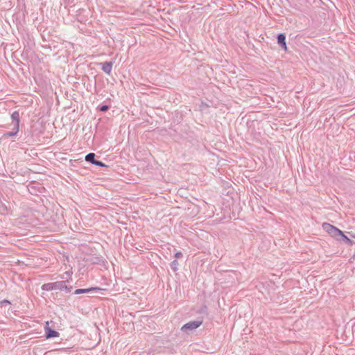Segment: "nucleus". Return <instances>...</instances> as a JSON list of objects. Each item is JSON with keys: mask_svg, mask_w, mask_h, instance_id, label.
I'll use <instances>...</instances> for the list:
<instances>
[{"mask_svg": "<svg viewBox=\"0 0 355 355\" xmlns=\"http://www.w3.org/2000/svg\"><path fill=\"white\" fill-rule=\"evenodd\" d=\"M322 227L331 237L336 239L339 237V234H342L341 230L327 223H324Z\"/></svg>", "mask_w": 355, "mask_h": 355, "instance_id": "1", "label": "nucleus"}, {"mask_svg": "<svg viewBox=\"0 0 355 355\" xmlns=\"http://www.w3.org/2000/svg\"><path fill=\"white\" fill-rule=\"evenodd\" d=\"M202 320L191 321V322H189L186 323L185 324H184L181 327V330L183 332L189 334L190 331L198 328L202 324Z\"/></svg>", "mask_w": 355, "mask_h": 355, "instance_id": "2", "label": "nucleus"}, {"mask_svg": "<svg viewBox=\"0 0 355 355\" xmlns=\"http://www.w3.org/2000/svg\"><path fill=\"white\" fill-rule=\"evenodd\" d=\"M102 289L98 287H91L89 288H78L75 290L74 294L75 295H79V294H85V293H89L94 291H101Z\"/></svg>", "mask_w": 355, "mask_h": 355, "instance_id": "3", "label": "nucleus"}, {"mask_svg": "<svg viewBox=\"0 0 355 355\" xmlns=\"http://www.w3.org/2000/svg\"><path fill=\"white\" fill-rule=\"evenodd\" d=\"M278 44L284 50L287 51V46L286 42V35L284 33H279L277 37Z\"/></svg>", "mask_w": 355, "mask_h": 355, "instance_id": "4", "label": "nucleus"}, {"mask_svg": "<svg viewBox=\"0 0 355 355\" xmlns=\"http://www.w3.org/2000/svg\"><path fill=\"white\" fill-rule=\"evenodd\" d=\"M8 202L0 200V214L2 215H8L10 213V207Z\"/></svg>", "mask_w": 355, "mask_h": 355, "instance_id": "5", "label": "nucleus"}, {"mask_svg": "<svg viewBox=\"0 0 355 355\" xmlns=\"http://www.w3.org/2000/svg\"><path fill=\"white\" fill-rule=\"evenodd\" d=\"M101 69L105 73L110 75L112 69V62H105L102 64Z\"/></svg>", "mask_w": 355, "mask_h": 355, "instance_id": "6", "label": "nucleus"}, {"mask_svg": "<svg viewBox=\"0 0 355 355\" xmlns=\"http://www.w3.org/2000/svg\"><path fill=\"white\" fill-rule=\"evenodd\" d=\"M54 286H55V289L57 290H67V291H70V289H68L67 288V284L64 281H60V282H54Z\"/></svg>", "mask_w": 355, "mask_h": 355, "instance_id": "7", "label": "nucleus"}, {"mask_svg": "<svg viewBox=\"0 0 355 355\" xmlns=\"http://www.w3.org/2000/svg\"><path fill=\"white\" fill-rule=\"evenodd\" d=\"M46 337L47 338H56L59 336V333L49 327L46 328Z\"/></svg>", "mask_w": 355, "mask_h": 355, "instance_id": "8", "label": "nucleus"}, {"mask_svg": "<svg viewBox=\"0 0 355 355\" xmlns=\"http://www.w3.org/2000/svg\"><path fill=\"white\" fill-rule=\"evenodd\" d=\"M11 119H12V121L15 122L14 125H18L19 126L20 116H19V113L18 111H14L11 114Z\"/></svg>", "mask_w": 355, "mask_h": 355, "instance_id": "9", "label": "nucleus"}, {"mask_svg": "<svg viewBox=\"0 0 355 355\" xmlns=\"http://www.w3.org/2000/svg\"><path fill=\"white\" fill-rule=\"evenodd\" d=\"M19 130V126L18 125H14L12 131L4 133L3 136L8 137H15L17 135Z\"/></svg>", "mask_w": 355, "mask_h": 355, "instance_id": "10", "label": "nucleus"}, {"mask_svg": "<svg viewBox=\"0 0 355 355\" xmlns=\"http://www.w3.org/2000/svg\"><path fill=\"white\" fill-rule=\"evenodd\" d=\"M336 240L339 241H343L348 245L352 244V241L349 239L347 236H345L343 232L342 234H339V237H338Z\"/></svg>", "mask_w": 355, "mask_h": 355, "instance_id": "11", "label": "nucleus"}, {"mask_svg": "<svg viewBox=\"0 0 355 355\" xmlns=\"http://www.w3.org/2000/svg\"><path fill=\"white\" fill-rule=\"evenodd\" d=\"M96 155L93 153H89L85 156V161L94 164L96 162Z\"/></svg>", "mask_w": 355, "mask_h": 355, "instance_id": "12", "label": "nucleus"}, {"mask_svg": "<svg viewBox=\"0 0 355 355\" xmlns=\"http://www.w3.org/2000/svg\"><path fill=\"white\" fill-rule=\"evenodd\" d=\"M54 285H55L54 282L44 284H43L42 286V289L43 291H50L55 290Z\"/></svg>", "mask_w": 355, "mask_h": 355, "instance_id": "13", "label": "nucleus"}, {"mask_svg": "<svg viewBox=\"0 0 355 355\" xmlns=\"http://www.w3.org/2000/svg\"><path fill=\"white\" fill-rule=\"evenodd\" d=\"M178 265H179L178 261L176 259L173 260V261L171 263V269H172L174 272L177 271V270H178Z\"/></svg>", "mask_w": 355, "mask_h": 355, "instance_id": "14", "label": "nucleus"}, {"mask_svg": "<svg viewBox=\"0 0 355 355\" xmlns=\"http://www.w3.org/2000/svg\"><path fill=\"white\" fill-rule=\"evenodd\" d=\"M109 105H102L99 106L98 109L101 112H106L109 110Z\"/></svg>", "mask_w": 355, "mask_h": 355, "instance_id": "15", "label": "nucleus"}, {"mask_svg": "<svg viewBox=\"0 0 355 355\" xmlns=\"http://www.w3.org/2000/svg\"><path fill=\"white\" fill-rule=\"evenodd\" d=\"M99 167H105L107 166L105 164L102 162L101 161L96 160L95 163L93 164Z\"/></svg>", "mask_w": 355, "mask_h": 355, "instance_id": "16", "label": "nucleus"}, {"mask_svg": "<svg viewBox=\"0 0 355 355\" xmlns=\"http://www.w3.org/2000/svg\"><path fill=\"white\" fill-rule=\"evenodd\" d=\"M183 257V254L181 252H177L175 254V257L176 259H179V258H181Z\"/></svg>", "mask_w": 355, "mask_h": 355, "instance_id": "17", "label": "nucleus"}, {"mask_svg": "<svg viewBox=\"0 0 355 355\" xmlns=\"http://www.w3.org/2000/svg\"><path fill=\"white\" fill-rule=\"evenodd\" d=\"M1 304H10V302L9 300H3V301H1Z\"/></svg>", "mask_w": 355, "mask_h": 355, "instance_id": "18", "label": "nucleus"}]
</instances>
